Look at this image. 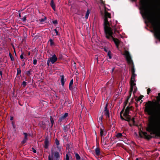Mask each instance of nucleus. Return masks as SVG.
I'll return each instance as SVG.
<instances>
[{
  "label": "nucleus",
  "instance_id": "nucleus-50",
  "mask_svg": "<svg viewBox=\"0 0 160 160\" xmlns=\"http://www.w3.org/2000/svg\"><path fill=\"white\" fill-rule=\"evenodd\" d=\"M49 61H48L47 62V64H48V65H49Z\"/></svg>",
  "mask_w": 160,
  "mask_h": 160
},
{
  "label": "nucleus",
  "instance_id": "nucleus-12",
  "mask_svg": "<svg viewBox=\"0 0 160 160\" xmlns=\"http://www.w3.org/2000/svg\"><path fill=\"white\" fill-rule=\"evenodd\" d=\"M68 116V113H65L64 115L61 116L59 118V119L58 120V122H61L62 121L64 120L65 118Z\"/></svg>",
  "mask_w": 160,
  "mask_h": 160
},
{
  "label": "nucleus",
  "instance_id": "nucleus-35",
  "mask_svg": "<svg viewBox=\"0 0 160 160\" xmlns=\"http://www.w3.org/2000/svg\"><path fill=\"white\" fill-rule=\"evenodd\" d=\"M23 52L22 53V54L20 56V58L21 59H22L24 58L23 57Z\"/></svg>",
  "mask_w": 160,
  "mask_h": 160
},
{
  "label": "nucleus",
  "instance_id": "nucleus-15",
  "mask_svg": "<svg viewBox=\"0 0 160 160\" xmlns=\"http://www.w3.org/2000/svg\"><path fill=\"white\" fill-rule=\"evenodd\" d=\"M50 5L52 7L53 9L54 10H55L56 6L55 5L54 3L53 0H51L50 2Z\"/></svg>",
  "mask_w": 160,
  "mask_h": 160
},
{
  "label": "nucleus",
  "instance_id": "nucleus-55",
  "mask_svg": "<svg viewBox=\"0 0 160 160\" xmlns=\"http://www.w3.org/2000/svg\"><path fill=\"white\" fill-rule=\"evenodd\" d=\"M82 160H83V159H82Z\"/></svg>",
  "mask_w": 160,
  "mask_h": 160
},
{
  "label": "nucleus",
  "instance_id": "nucleus-32",
  "mask_svg": "<svg viewBox=\"0 0 160 160\" xmlns=\"http://www.w3.org/2000/svg\"><path fill=\"white\" fill-rule=\"evenodd\" d=\"M27 140L25 139H23L22 141L21 142V144L22 145L26 142Z\"/></svg>",
  "mask_w": 160,
  "mask_h": 160
},
{
  "label": "nucleus",
  "instance_id": "nucleus-38",
  "mask_svg": "<svg viewBox=\"0 0 160 160\" xmlns=\"http://www.w3.org/2000/svg\"><path fill=\"white\" fill-rule=\"evenodd\" d=\"M151 91V89L150 88H148V89L147 90L148 94V95L149 94Z\"/></svg>",
  "mask_w": 160,
  "mask_h": 160
},
{
  "label": "nucleus",
  "instance_id": "nucleus-24",
  "mask_svg": "<svg viewBox=\"0 0 160 160\" xmlns=\"http://www.w3.org/2000/svg\"><path fill=\"white\" fill-rule=\"evenodd\" d=\"M50 120L51 123H52L51 127H52V126H53V123H54V120L51 116L50 117Z\"/></svg>",
  "mask_w": 160,
  "mask_h": 160
},
{
  "label": "nucleus",
  "instance_id": "nucleus-54",
  "mask_svg": "<svg viewBox=\"0 0 160 160\" xmlns=\"http://www.w3.org/2000/svg\"><path fill=\"white\" fill-rule=\"evenodd\" d=\"M60 150H61V149H60V150H59V151H60Z\"/></svg>",
  "mask_w": 160,
  "mask_h": 160
},
{
  "label": "nucleus",
  "instance_id": "nucleus-33",
  "mask_svg": "<svg viewBox=\"0 0 160 160\" xmlns=\"http://www.w3.org/2000/svg\"><path fill=\"white\" fill-rule=\"evenodd\" d=\"M26 74L28 76H30L31 74V72L30 71H27L26 72Z\"/></svg>",
  "mask_w": 160,
  "mask_h": 160
},
{
  "label": "nucleus",
  "instance_id": "nucleus-31",
  "mask_svg": "<svg viewBox=\"0 0 160 160\" xmlns=\"http://www.w3.org/2000/svg\"><path fill=\"white\" fill-rule=\"evenodd\" d=\"M17 75L20 74L21 72V71L20 68H18L17 69Z\"/></svg>",
  "mask_w": 160,
  "mask_h": 160
},
{
  "label": "nucleus",
  "instance_id": "nucleus-9",
  "mask_svg": "<svg viewBox=\"0 0 160 160\" xmlns=\"http://www.w3.org/2000/svg\"><path fill=\"white\" fill-rule=\"evenodd\" d=\"M139 135L141 137H142L144 136L145 138L148 139L152 138V137L150 135H148L146 132H142V131H141L139 132Z\"/></svg>",
  "mask_w": 160,
  "mask_h": 160
},
{
  "label": "nucleus",
  "instance_id": "nucleus-2",
  "mask_svg": "<svg viewBox=\"0 0 160 160\" xmlns=\"http://www.w3.org/2000/svg\"><path fill=\"white\" fill-rule=\"evenodd\" d=\"M146 130L151 132V134H155L160 136V123H156L152 118H150Z\"/></svg>",
  "mask_w": 160,
  "mask_h": 160
},
{
  "label": "nucleus",
  "instance_id": "nucleus-30",
  "mask_svg": "<svg viewBox=\"0 0 160 160\" xmlns=\"http://www.w3.org/2000/svg\"><path fill=\"white\" fill-rule=\"evenodd\" d=\"M100 134L101 136H102L103 135V130L102 128L100 129Z\"/></svg>",
  "mask_w": 160,
  "mask_h": 160
},
{
  "label": "nucleus",
  "instance_id": "nucleus-21",
  "mask_svg": "<svg viewBox=\"0 0 160 160\" xmlns=\"http://www.w3.org/2000/svg\"><path fill=\"white\" fill-rule=\"evenodd\" d=\"M75 155L76 158L77 160H79L80 159V157L78 153H75Z\"/></svg>",
  "mask_w": 160,
  "mask_h": 160
},
{
  "label": "nucleus",
  "instance_id": "nucleus-14",
  "mask_svg": "<svg viewBox=\"0 0 160 160\" xmlns=\"http://www.w3.org/2000/svg\"><path fill=\"white\" fill-rule=\"evenodd\" d=\"M49 145V141L48 138H46L44 141V148L47 149L48 148Z\"/></svg>",
  "mask_w": 160,
  "mask_h": 160
},
{
  "label": "nucleus",
  "instance_id": "nucleus-5",
  "mask_svg": "<svg viewBox=\"0 0 160 160\" xmlns=\"http://www.w3.org/2000/svg\"><path fill=\"white\" fill-rule=\"evenodd\" d=\"M155 102L148 101L145 105V111L147 112L149 115H152L154 111V105Z\"/></svg>",
  "mask_w": 160,
  "mask_h": 160
},
{
  "label": "nucleus",
  "instance_id": "nucleus-48",
  "mask_svg": "<svg viewBox=\"0 0 160 160\" xmlns=\"http://www.w3.org/2000/svg\"><path fill=\"white\" fill-rule=\"evenodd\" d=\"M102 118H103V116H102L101 117H100V119H101V120H102Z\"/></svg>",
  "mask_w": 160,
  "mask_h": 160
},
{
  "label": "nucleus",
  "instance_id": "nucleus-10",
  "mask_svg": "<svg viewBox=\"0 0 160 160\" xmlns=\"http://www.w3.org/2000/svg\"><path fill=\"white\" fill-rule=\"evenodd\" d=\"M135 80H130V89L129 91V95L131 96L132 92L133 90V87L136 85V83L134 82Z\"/></svg>",
  "mask_w": 160,
  "mask_h": 160
},
{
  "label": "nucleus",
  "instance_id": "nucleus-43",
  "mask_svg": "<svg viewBox=\"0 0 160 160\" xmlns=\"http://www.w3.org/2000/svg\"><path fill=\"white\" fill-rule=\"evenodd\" d=\"M54 31H55V32L56 33V35H58V31H57V29H54Z\"/></svg>",
  "mask_w": 160,
  "mask_h": 160
},
{
  "label": "nucleus",
  "instance_id": "nucleus-52",
  "mask_svg": "<svg viewBox=\"0 0 160 160\" xmlns=\"http://www.w3.org/2000/svg\"><path fill=\"white\" fill-rule=\"evenodd\" d=\"M30 55V52H29L28 53V55Z\"/></svg>",
  "mask_w": 160,
  "mask_h": 160
},
{
  "label": "nucleus",
  "instance_id": "nucleus-3",
  "mask_svg": "<svg viewBox=\"0 0 160 160\" xmlns=\"http://www.w3.org/2000/svg\"><path fill=\"white\" fill-rule=\"evenodd\" d=\"M116 26H115L114 28V29L112 28L105 31H104L106 37L108 39L110 40L113 41L116 47L118 48L120 44V41L117 38H114L113 36V33L112 32V30H114V33H119V31L118 30V29H119L120 28L119 27L118 28H116Z\"/></svg>",
  "mask_w": 160,
  "mask_h": 160
},
{
  "label": "nucleus",
  "instance_id": "nucleus-1",
  "mask_svg": "<svg viewBox=\"0 0 160 160\" xmlns=\"http://www.w3.org/2000/svg\"><path fill=\"white\" fill-rule=\"evenodd\" d=\"M140 8L143 11L144 16L151 24L157 37L160 39V22H158L157 18H155L150 14V11L148 9L149 6L147 0H140Z\"/></svg>",
  "mask_w": 160,
  "mask_h": 160
},
{
  "label": "nucleus",
  "instance_id": "nucleus-37",
  "mask_svg": "<svg viewBox=\"0 0 160 160\" xmlns=\"http://www.w3.org/2000/svg\"><path fill=\"white\" fill-rule=\"evenodd\" d=\"M131 121L132 122V123L133 124H134L135 123V121L134 120V118H132L131 119Z\"/></svg>",
  "mask_w": 160,
  "mask_h": 160
},
{
  "label": "nucleus",
  "instance_id": "nucleus-13",
  "mask_svg": "<svg viewBox=\"0 0 160 160\" xmlns=\"http://www.w3.org/2000/svg\"><path fill=\"white\" fill-rule=\"evenodd\" d=\"M104 113L107 116V117H109V112L108 110V104H107L104 108Z\"/></svg>",
  "mask_w": 160,
  "mask_h": 160
},
{
  "label": "nucleus",
  "instance_id": "nucleus-6",
  "mask_svg": "<svg viewBox=\"0 0 160 160\" xmlns=\"http://www.w3.org/2000/svg\"><path fill=\"white\" fill-rule=\"evenodd\" d=\"M132 108V106L127 107L125 110V112L123 114V116L124 118L122 116V113H123V110H122L120 112V116L121 119L122 120H126L128 121H129L131 120V117L128 115L129 111L131 110Z\"/></svg>",
  "mask_w": 160,
  "mask_h": 160
},
{
  "label": "nucleus",
  "instance_id": "nucleus-45",
  "mask_svg": "<svg viewBox=\"0 0 160 160\" xmlns=\"http://www.w3.org/2000/svg\"><path fill=\"white\" fill-rule=\"evenodd\" d=\"M23 21H25L26 20V17H24L23 19Z\"/></svg>",
  "mask_w": 160,
  "mask_h": 160
},
{
  "label": "nucleus",
  "instance_id": "nucleus-47",
  "mask_svg": "<svg viewBox=\"0 0 160 160\" xmlns=\"http://www.w3.org/2000/svg\"><path fill=\"white\" fill-rule=\"evenodd\" d=\"M13 119V118L12 117H11L10 118V120H12Z\"/></svg>",
  "mask_w": 160,
  "mask_h": 160
},
{
  "label": "nucleus",
  "instance_id": "nucleus-7",
  "mask_svg": "<svg viewBox=\"0 0 160 160\" xmlns=\"http://www.w3.org/2000/svg\"><path fill=\"white\" fill-rule=\"evenodd\" d=\"M111 18L110 13L105 11V18L104 22V31L112 29L110 27L109 23L108 20V18Z\"/></svg>",
  "mask_w": 160,
  "mask_h": 160
},
{
  "label": "nucleus",
  "instance_id": "nucleus-17",
  "mask_svg": "<svg viewBox=\"0 0 160 160\" xmlns=\"http://www.w3.org/2000/svg\"><path fill=\"white\" fill-rule=\"evenodd\" d=\"M61 84L62 86H63L65 82V81L64 80V76L63 75H61Z\"/></svg>",
  "mask_w": 160,
  "mask_h": 160
},
{
  "label": "nucleus",
  "instance_id": "nucleus-41",
  "mask_svg": "<svg viewBox=\"0 0 160 160\" xmlns=\"http://www.w3.org/2000/svg\"><path fill=\"white\" fill-rule=\"evenodd\" d=\"M32 151L34 153H35L36 152V150L33 148H32Z\"/></svg>",
  "mask_w": 160,
  "mask_h": 160
},
{
  "label": "nucleus",
  "instance_id": "nucleus-34",
  "mask_svg": "<svg viewBox=\"0 0 160 160\" xmlns=\"http://www.w3.org/2000/svg\"><path fill=\"white\" fill-rule=\"evenodd\" d=\"M66 160H69V157L68 156V154L66 155Z\"/></svg>",
  "mask_w": 160,
  "mask_h": 160
},
{
  "label": "nucleus",
  "instance_id": "nucleus-16",
  "mask_svg": "<svg viewBox=\"0 0 160 160\" xmlns=\"http://www.w3.org/2000/svg\"><path fill=\"white\" fill-rule=\"evenodd\" d=\"M95 154L97 156H99L100 155V149L99 148H97L95 149Z\"/></svg>",
  "mask_w": 160,
  "mask_h": 160
},
{
  "label": "nucleus",
  "instance_id": "nucleus-39",
  "mask_svg": "<svg viewBox=\"0 0 160 160\" xmlns=\"http://www.w3.org/2000/svg\"><path fill=\"white\" fill-rule=\"evenodd\" d=\"M159 96L157 97V99L158 100L160 101V93L158 94Z\"/></svg>",
  "mask_w": 160,
  "mask_h": 160
},
{
  "label": "nucleus",
  "instance_id": "nucleus-53",
  "mask_svg": "<svg viewBox=\"0 0 160 160\" xmlns=\"http://www.w3.org/2000/svg\"><path fill=\"white\" fill-rule=\"evenodd\" d=\"M136 160H138V158H137V159H136Z\"/></svg>",
  "mask_w": 160,
  "mask_h": 160
},
{
  "label": "nucleus",
  "instance_id": "nucleus-11",
  "mask_svg": "<svg viewBox=\"0 0 160 160\" xmlns=\"http://www.w3.org/2000/svg\"><path fill=\"white\" fill-rule=\"evenodd\" d=\"M50 61L51 62L52 64L54 63L57 60V58L56 56L54 54L52 57L49 58Z\"/></svg>",
  "mask_w": 160,
  "mask_h": 160
},
{
  "label": "nucleus",
  "instance_id": "nucleus-18",
  "mask_svg": "<svg viewBox=\"0 0 160 160\" xmlns=\"http://www.w3.org/2000/svg\"><path fill=\"white\" fill-rule=\"evenodd\" d=\"M115 136L117 138H122L123 135L122 133H118Z\"/></svg>",
  "mask_w": 160,
  "mask_h": 160
},
{
  "label": "nucleus",
  "instance_id": "nucleus-20",
  "mask_svg": "<svg viewBox=\"0 0 160 160\" xmlns=\"http://www.w3.org/2000/svg\"><path fill=\"white\" fill-rule=\"evenodd\" d=\"M73 80L72 79L70 81L69 84V89H71L72 88V86L73 84Z\"/></svg>",
  "mask_w": 160,
  "mask_h": 160
},
{
  "label": "nucleus",
  "instance_id": "nucleus-42",
  "mask_svg": "<svg viewBox=\"0 0 160 160\" xmlns=\"http://www.w3.org/2000/svg\"><path fill=\"white\" fill-rule=\"evenodd\" d=\"M52 22L54 24H58V21L57 20H55L54 21H53Z\"/></svg>",
  "mask_w": 160,
  "mask_h": 160
},
{
  "label": "nucleus",
  "instance_id": "nucleus-44",
  "mask_svg": "<svg viewBox=\"0 0 160 160\" xmlns=\"http://www.w3.org/2000/svg\"><path fill=\"white\" fill-rule=\"evenodd\" d=\"M42 125H43L44 126H42V125H41V126L42 127H44L45 126V123L42 122Z\"/></svg>",
  "mask_w": 160,
  "mask_h": 160
},
{
  "label": "nucleus",
  "instance_id": "nucleus-56",
  "mask_svg": "<svg viewBox=\"0 0 160 160\" xmlns=\"http://www.w3.org/2000/svg\"><path fill=\"white\" fill-rule=\"evenodd\" d=\"M56 160H58L56 159Z\"/></svg>",
  "mask_w": 160,
  "mask_h": 160
},
{
  "label": "nucleus",
  "instance_id": "nucleus-29",
  "mask_svg": "<svg viewBox=\"0 0 160 160\" xmlns=\"http://www.w3.org/2000/svg\"><path fill=\"white\" fill-rule=\"evenodd\" d=\"M9 56H10V58H11V60L12 61H14V58L13 57V56H12V54H11V53H9Z\"/></svg>",
  "mask_w": 160,
  "mask_h": 160
},
{
  "label": "nucleus",
  "instance_id": "nucleus-49",
  "mask_svg": "<svg viewBox=\"0 0 160 160\" xmlns=\"http://www.w3.org/2000/svg\"><path fill=\"white\" fill-rule=\"evenodd\" d=\"M0 75L2 76V72L1 71H0Z\"/></svg>",
  "mask_w": 160,
  "mask_h": 160
},
{
  "label": "nucleus",
  "instance_id": "nucleus-23",
  "mask_svg": "<svg viewBox=\"0 0 160 160\" xmlns=\"http://www.w3.org/2000/svg\"><path fill=\"white\" fill-rule=\"evenodd\" d=\"M49 42H50V46H52L54 45V42H53L52 39H50Z\"/></svg>",
  "mask_w": 160,
  "mask_h": 160
},
{
  "label": "nucleus",
  "instance_id": "nucleus-8",
  "mask_svg": "<svg viewBox=\"0 0 160 160\" xmlns=\"http://www.w3.org/2000/svg\"><path fill=\"white\" fill-rule=\"evenodd\" d=\"M53 155L56 159L60 157L59 153L58 152H56L53 153L52 155H49L48 156V160H53Z\"/></svg>",
  "mask_w": 160,
  "mask_h": 160
},
{
  "label": "nucleus",
  "instance_id": "nucleus-27",
  "mask_svg": "<svg viewBox=\"0 0 160 160\" xmlns=\"http://www.w3.org/2000/svg\"><path fill=\"white\" fill-rule=\"evenodd\" d=\"M108 56L109 59H111L112 58L111 52L110 51H109L108 52Z\"/></svg>",
  "mask_w": 160,
  "mask_h": 160
},
{
  "label": "nucleus",
  "instance_id": "nucleus-26",
  "mask_svg": "<svg viewBox=\"0 0 160 160\" xmlns=\"http://www.w3.org/2000/svg\"><path fill=\"white\" fill-rule=\"evenodd\" d=\"M47 19V18L46 17H44V18L43 19H41L39 20V21L40 22H43L45 21Z\"/></svg>",
  "mask_w": 160,
  "mask_h": 160
},
{
  "label": "nucleus",
  "instance_id": "nucleus-19",
  "mask_svg": "<svg viewBox=\"0 0 160 160\" xmlns=\"http://www.w3.org/2000/svg\"><path fill=\"white\" fill-rule=\"evenodd\" d=\"M90 13V11L89 9H88L86 15H85V18L86 19H87L88 18L89 15Z\"/></svg>",
  "mask_w": 160,
  "mask_h": 160
},
{
  "label": "nucleus",
  "instance_id": "nucleus-36",
  "mask_svg": "<svg viewBox=\"0 0 160 160\" xmlns=\"http://www.w3.org/2000/svg\"><path fill=\"white\" fill-rule=\"evenodd\" d=\"M37 61L36 59L33 60V63L34 65H36L37 64Z\"/></svg>",
  "mask_w": 160,
  "mask_h": 160
},
{
  "label": "nucleus",
  "instance_id": "nucleus-22",
  "mask_svg": "<svg viewBox=\"0 0 160 160\" xmlns=\"http://www.w3.org/2000/svg\"><path fill=\"white\" fill-rule=\"evenodd\" d=\"M143 97V96L140 95L138 98L135 99L136 100L137 102H138L141 100V99Z\"/></svg>",
  "mask_w": 160,
  "mask_h": 160
},
{
  "label": "nucleus",
  "instance_id": "nucleus-4",
  "mask_svg": "<svg viewBox=\"0 0 160 160\" xmlns=\"http://www.w3.org/2000/svg\"><path fill=\"white\" fill-rule=\"evenodd\" d=\"M124 55L125 56L126 59L128 63L131 65V72L132 73L131 80H135V77L136 75L135 73V69L134 66L132 62V61L131 60V58L130 56L129 52L127 51H125Z\"/></svg>",
  "mask_w": 160,
  "mask_h": 160
},
{
  "label": "nucleus",
  "instance_id": "nucleus-40",
  "mask_svg": "<svg viewBox=\"0 0 160 160\" xmlns=\"http://www.w3.org/2000/svg\"><path fill=\"white\" fill-rule=\"evenodd\" d=\"M22 85L24 87H25L26 85V82L25 81L23 82Z\"/></svg>",
  "mask_w": 160,
  "mask_h": 160
},
{
  "label": "nucleus",
  "instance_id": "nucleus-51",
  "mask_svg": "<svg viewBox=\"0 0 160 160\" xmlns=\"http://www.w3.org/2000/svg\"><path fill=\"white\" fill-rule=\"evenodd\" d=\"M130 96H130V95L128 97V98L127 100H128V99L130 98ZM127 102H128V101H127Z\"/></svg>",
  "mask_w": 160,
  "mask_h": 160
},
{
  "label": "nucleus",
  "instance_id": "nucleus-46",
  "mask_svg": "<svg viewBox=\"0 0 160 160\" xmlns=\"http://www.w3.org/2000/svg\"><path fill=\"white\" fill-rule=\"evenodd\" d=\"M137 91V89L135 88V87L134 88V91L133 92L135 93Z\"/></svg>",
  "mask_w": 160,
  "mask_h": 160
},
{
  "label": "nucleus",
  "instance_id": "nucleus-28",
  "mask_svg": "<svg viewBox=\"0 0 160 160\" xmlns=\"http://www.w3.org/2000/svg\"><path fill=\"white\" fill-rule=\"evenodd\" d=\"M23 134L25 136L24 138V139H25L27 140H28V138H27L28 134L24 132Z\"/></svg>",
  "mask_w": 160,
  "mask_h": 160
},
{
  "label": "nucleus",
  "instance_id": "nucleus-25",
  "mask_svg": "<svg viewBox=\"0 0 160 160\" xmlns=\"http://www.w3.org/2000/svg\"><path fill=\"white\" fill-rule=\"evenodd\" d=\"M55 143L57 145V148H58V145H59V142L57 139H56L55 140Z\"/></svg>",
  "mask_w": 160,
  "mask_h": 160
}]
</instances>
